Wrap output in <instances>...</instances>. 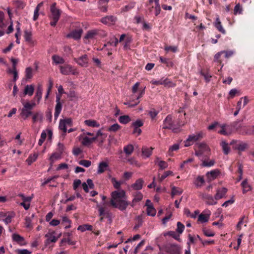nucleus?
Listing matches in <instances>:
<instances>
[{
    "label": "nucleus",
    "instance_id": "obj_2",
    "mask_svg": "<svg viewBox=\"0 0 254 254\" xmlns=\"http://www.w3.org/2000/svg\"><path fill=\"white\" fill-rule=\"evenodd\" d=\"M56 2H54L52 4L50 7L51 14L49 16V17L52 20L50 22V25L53 27H55L57 23L60 19L61 13L60 9L56 8Z\"/></svg>",
    "mask_w": 254,
    "mask_h": 254
},
{
    "label": "nucleus",
    "instance_id": "obj_1",
    "mask_svg": "<svg viewBox=\"0 0 254 254\" xmlns=\"http://www.w3.org/2000/svg\"><path fill=\"white\" fill-rule=\"evenodd\" d=\"M159 248L162 254H181V248L177 244L166 243Z\"/></svg>",
    "mask_w": 254,
    "mask_h": 254
},
{
    "label": "nucleus",
    "instance_id": "obj_28",
    "mask_svg": "<svg viewBox=\"0 0 254 254\" xmlns=\"http://www.w3.org/2000/svg\"><path fill=\"white\" fill-rule=\"evenodd\" d=\"M34 90V87L32 85H26L25 87L24 94V95H28L29 96H32L33 94Z\"/></svg>",
    "mask_w": 254,
    "mask_h": 254
},
{
    "label": "nucleus",
    "instance_id": "obj_13",
    "mask_svg": "<svg viewBox=\"0 0 254 254\" xmlns=\"http://www.w3.org/2000/svg\"><path fill=\"white\" fill-rule=\"evenodd\" d=\"M24 37L25 41L31 46H34L36 44V41L32 38V32L31 31L25 30L24 32Z\"/></svg>",
    "mask_w": 254,
    "mask_h": 254
},
{
    "label": "nucleus",
    "instance_id": "obj_64",
    "mask_svg": "<svg viewBox=\"0 0 254 254\" xmlns=\"http://www.w3.org/2000/svg\"><path fill=\"white\" fill-rule=\"evenodd\" d=\"M203 232L205 236L207 237H213L215 235V233L211 232L210 230L206 229L204 228L203 229Z\"/></svg>",
    "mask_w": 254,
    "mask_h": 254
},
{
    "label": "nucleus",
    "instance_id": "obj_44",
    "mask_svg": "<svg viewBox=\"0 0 254 254\" xmlns=\"http://www.w3.org/2000/svg\"><path fill=\"white\" fill-rule=\"evenodd\" d=\"M34 217V214H32L31 216H26L25 217V225L26 228H31L32 226L31 225V222L32 221V219Z\"/></svg>",
    "mask_w": 254,
    "mask_h": 254
},
{
    "label": "nucleus",
    "instance_id": "obj_43",
    "mask_svg": "<svg viewBox=\"0 0 254 254\" xmlns=\"http://www.w3.org/2000/svg\"><path fill=\"white\" fill-rule=\"evenodd\" d=\"M204 182L205 181L203 177L202 176H199L196 179L194 184L197 187H201L204 184Z\"/></svg>",
    "mask_w": 254,
    "mask_h": 254
},
{
    "label": "nucleus",
    "instance_id": "obj_53",
    "mask_svg": "<svg viewBox=\"0 0 254 254\" xmlns=\"http://www.w3.org/2000/svg\"><path fill=\"white\" fill-rule=\"evenodd\" d=\"M111 182L113 185L114 187L116 189H119L120 188L122 183L121 182L118 181L115 178H111Z\"/></svg>",
    "mask_w": 254,
    "mask_h": 254
},
{
    "label": "nucleus",
    "instance_id": "obj_58",
    "mask_svg": "<svg viewBox=\"0 0 254 254\" xmlns=\"http://www.w3.org/2000/svg\"><path fill=\"white\" fill-rule=\"evenodd\" d=\"M79 164L85 167H89L91 165V162L87 160H81L79 161Z\"/></svg>",
    "mask_w": 254,
    "mask_h": 254
},
{
    "label": "nucleus",
    "instance_id": "obj_22",
    "mask_svg": "<svg viewBox=\"0 0 254 254\" xmlns=\"http://www.w3.org/2000/svg\"><path fill=\"white\" fill-rule=\"evenodd\" d=\"M226 124L221 126V129L218 131V133L223 135H227L231 133L230 128Z\"/></svg>",
    "mask_w": 254,
    "mask_h": 254
},
{
    "label": "nucleus",
    "instance_id": "obj_49",
    "mask_svg": "<svg viewBox=\"0 0 254 254\" xmlns=\"http://www.w3.org/2000/svg\"><path fill=\"white\" fill-rule=\"evenodd\" d=\"M146 211L147 215L151 216H154L156 212V209L153 206L147 207Z\"/></svg>",
    "mask_w": 254,
    "mask_h": 254
},
{
    "label": "nucleus",
    "instance_id": "obj_57",
    "mask_svg": "<svg viewBox=\"0 0 254 254\" xmlns=\"http://www.w3.org/2000/svg\"><path fill=\"white\" fill-rule=\"evenodd\" d=\"M200 74L204 77L206 82H208L210 81V79L212 77V76L210 75L208 72H204L201 70L200 71Z\"/></svg>",
    "mask_w": 254,
    "mask_h": 254
},
{
    "label": "nucleus",
    "instance_id": "obj_32",
    "mask_svg": "<svg viewBox=\"0 0 254 254\" xmlns=\"http://www.w3.org/2000/svg\"><path fill=\"white\" fill-rule=\"evenodd\" d=\"M203 137V133L199 132L197 134L190 135L189 136V140H191L192 141H196L200 140Z\"/></svg>",
    "mask_w": 254,
    "mask_h": 254
},
{
    "label": "nucleus",
    "instance_id": "obj_38",
    "mask_svg": "<svg viewBox=\"0 0 254 254\" xmlns=\"http://www.w3.org/2000/svg\"><path fill=\"white\" fill-rule=\"evenodd\" d=\"M42 88L40 85L38 86L36 94L35 95V98L37 99L38 102H39L42 98Z\"/></svg>",
    "mask_w": 254,
    "mask_h": 254
},
{
    "label": "nucleus",
    "instance_id": "obj_24",
    "mask_svg": "<svg viewBox=\"0 0 254 254\" xmlns=\"http://www.w3.org/2000/svg\"><path fill=\"white\" fill-rule=\"evenodd\" d=\"M227 191V189L226 188H223L222 190H218L217 193L215 195L214 198L216 200L220 199L224 197Z\"/></svg>",
    "mask_w": 254,
    "mask_h": 254
},
{
    "label": "nucleus",
    "instance_id": "obj_27",
    "mask_svg": "<svg viewBox=\"0 0 254 254\" xmlns=\"http://www.w3.org/2000/svg\"><path fill=\"white\" fill-rule=\"evenodd\" d=\"M214 25L220 32L223 34L225 33V30L223 29L219 17L216 18Z\"/></svg>",
    "mask_w": 254,
    "mask_h": 254
},
{
    "label": "nucleus",
    "instance_id": "obj_12",
    "mask_svg": "<svg viewBox=\"0 0 254 254\" xmlns=\"http://www.w3.org/2000/svg\"><path fill=\"white\" fill-rule=\"evenodd\" d=\"M200 195L208 205H215L217 203V201L215 200V198H214L211 195L202 193Z\"/></svg>",
    "mask_w": 254,
    "mask_h": 254
},
{
    "label": "nucleus",
    "instance_id": "obj_21",
    "mask_svg": "<svg viewBox=\"0 0 254 254\" xmlns=\"http://www.w3.org/2000/svg\"><path fill=\"white\" fill-rule=\"evenodd\" d=\"M109 167V164L106 162H101L98 165L97 173L99 174L104 173Z\"/></svg>",
    "mask_w": 254,
    "mask_h": 254
},
{
    "label": "nucleus",
    "instance_id": "obj_55",
    "mask_svg": "<svg viewBox=\"0 0 254 254\" xmlns=\"http://www.w3.org/2000/svg\"><path fill=\"white\" fill-rule=\"evenodd\" d=\"M136 218L138 222L134 226V230H137L139 227H140L142 225L143 222L142 216L141 215H138Z\"/></svg>",
    "mask_w": 254,
    "mask_h": 254
},
{
    "label": "nucleus",
    "instance_id": "obj_61",
    "mask_svg": "<svg viewBox=\"0 0 254 254\" xmlns=\"http://www.w3.org/2000/svg\"><path fill=\"white\" fill-rule=\"evenodd\" d=\"M119 41L118 39L116 37H114L113 40L112 41L111 40L107 42L106 44L104 46H107L108 45H114V46L116 47L117 44H118Z\"/></svg>",
    "mask_w": 254,
    "mask_h": 254
},
{
    "label": "nucleus",
    "instance_id": "obj_29",
    "mask_svg": "<svg viewBox=\"0 0 254 254\" xmlns=\"http://www.w3.org/2000/svg\"><path fill=\"white\" fill-rule=\"evenodd\" d=\"M98 33V30H92L90 31H88L87 34L84 37V39H93L96 35H97Z\"/></svg>",
    "mask_w": 254,
    "mask_h": 254
},
{
    "label": "nucleus",
    "instance_id": "obj_34",
    "mask_svg": "<svg viewBox=\"0 0 254 254\" xmlns=\"http://www.w3.org/2000/svg\"><path fill=\"white\" fill-rule=\"evenodd\" d=\"M221 146L224 153L225 155L228 154L230 151V148L228 145V143H227L225 141H222L221 142Z\"/></svg>",
    "mask_w": 254,
    "mask_h": 254
},
{
    "label": "nucleus",
    "instance_id": "obj_45",
    "mask_svg": "<svg viewBox=\"0 0 254 254\" xmlns=\"http://www.w3.org/2000/svg\"><path fill=\"white\" fill-rule=\"evenodd\" d=\"M223 52H220L217 53L215 55L214 58V62L219 63L220 65H222V67L223 66L224 64H222V62L220 59L221 55L223 54Z\"/></svg>",
    "mask_w": 254,
    "mask_h": 254
},
{
    "label": "nucleus",
    "instance_id": "obj_35",
    "mask_svg": "<svg viewBox=\"0 0 254 254\" xmlns=\"http://www.w3.org/2000/svg\"><path fill=\"white\" fill-rule=\"evenodd\" d=\"M119 121L120 123L123 124H127L130 121L131 119L129 116L128 115H124L121 116L119 118Z\"/></svg>",
    "mask_w": 254,
    "mask_h": 254
},
{
    "label": "nucleus",
    "instance_id": "obj_51",
    "mask_svg": "<svg viewBox=\"0 0 254 254\" xmlns=\"http://www.w3.org/2000/svg\"><path fill=\"white\" fill-rule=\"evenodd\" d=\"M185 229V226L181 222H177V228L176 231L179 234H181Z\"/></svg>",
    "mask_w": 254,
    "mask_h": 254
},
{
    "label": "nucleus",
    "instance_id": "obj_41",
    "mask_svg": "<svg viewBox=\"0 0 254 254\" xmlns=\"http://www.w3.org/2000/svg\"><path fill=\"white\" fill-rule=\"evenodd\" d=\"M183 190L178 189V188L176 187H172V191H171V196L172 197H174V195L176 194H181L183 193Z\"/></svg>",
    "mask_w": 254,
    "mask_h": 254
},
{
    "label": "nucleus",
    "instance_id": "obj_46",
    "mask_svg": "<svg viewBox=\"0 0 254 254\" xmlns=\"http://www.w3.org/2000/svg\"><path fill=\"white\" fill-rule=\"evenodd\" d=\"M167 235L170 236L172 237L173 238H174L175 240H176L179 242H181V239L180 238V234H179L178 235H176L175 232L170 231L168 232L167 233L164 234V236H166Z\"/></svg>",
    "mask_w": 254,
    "mask_h": 254
},
{
    "label": "nucleus",
    "instance_id": "obj_14",
    "mask_svg": "<svg viewBox=\"0 0 254 254\" xmlns=\"http://www.w3.org/2000/svg\"><path fill=\"white\" fill-rule=\"evenodd\" d=\"M74 61L81 66H87L88 58L87 55H84L78 59L74 58Z\"/></svg>",
    "mask_w": 254,
    "mask_h": 254
},
{
    "label": "nucleus",
    "instance_id": "obj_40",
    "mask_svg": "<svg viewBox=\"0 0 254 254\" xmlns=\"http://www.w3.org/2000/svg\"><path fill=\"white\" fill-rule=\"evenodd\" d=\"M210 215H205L202 213L200 214L198 217V221L201 223H205L208 222Z\"/></svg>",
    "mask_w": 254,
    "mask_h": 254
},
{
    "label": "nucleus",
    "instance_id": "obj_16",
    "mask_svg": "<svg viewBox=\"0 0 254 254\" xmlns=\"http://www.w3.org/2000/svg\"><path fill=\"white\" fill-rule=\"evenodd\" d=\"M23 107L21 110L20 116L24 120H26L30 115H32V113L31 109H29L28 108H26V106L24 104H23Z\"/></svg>",
    "mask_w": 254,
    "mask_h": 254
},
{
    "label": "nucleus",
    "instance_id": "obj_47",
    "mask_svg": "<svg viewBox=\"0 0 254 254\" xmlns=\"http://www.w3.org/2000/svg\"><path fill=\"white\" fill-rule=\"evenodd\" d=\"M215 163V161L214 159L211 160L208 162L206 160V159L202 160V163L201 164L202 167H211L213 166Z\"/></svg>",
    "mask_w": 254,
    "mask_h": 254
},
{
    "label": "nucleus",
    "instance_id": "obj_8",
    "mask_svg": "<svg viewBox=\"0 0 254 254\" xmlns=\"http://www.w3.org/2000/svg\"><path fill=\"white\" fill-rule=\"evenodd\" d=\"M112 199L115 201H117V200L119 199L127 198L126 194V191L124 190H121L119 191L118 190H115L111 193Z\"/></svg>",
    "mask_w": 254,
    "mask_h": 254
},
{
    "label": "nucleus",
    "instance_id": "obj_11",
    "mask_svg": "<svg viewBox=\"0 0 254 254\" xmlns=\"http://www.w3.org/2000/svg\"><path fill=\"white\" fill-rule=\"evenodd\" d=\"M61 100V96L57 95L56 96V105L55 107V118L56 119L58 116H59L62 109V104L60 102Z\"/></svg>",
    "mask_w": 254,
    "mask_h": 254
},
{
    "label": "nucleus",
    "instance_id": "obj_3",
    "mask_svg": "<svg viewBox=\"0 0 254 254\" xmlns=\"http://www.w3.org/2000/svg\"><path fill=\"white\" fill-rule=\"evenodd\" d=\"M111 205L114 208H117L121 211L125 210L128 205H130L131 203L128 202L127 200V198L119 199L117 201L114 200H111Z\"/></svg>",
    "mask_w": 254,
    "mask_h": 254
},
{
    "label": "nucleus",
    "instance_id": "obj_37",
    "mask_svg": "<svg viewBox=\"0 0 254 254\" xmlns=\"http://www.w3.org/2000/svg\"><path fill=\"white\" fill-rule=\"evenodd\" d=\"M92 226L89 224H84L80 225L78 227L77 230L81 232H84L86 230L91 231L92 230Z\"/></svg>",
    "mask_w": 254,
    "mask_h": 254
},
{
    "label": "nucleus",
    "instance_id": "obj_31",
    "mask_svg": "<svg viewBox=\"0 0 254 254\" xmlns=\"http://www.w3.org/2000/svg\"><path fill=\"white\" fill-rule=\"evenodd\" d=\"M33 77V69L31 67H26L25 69V79L29 80Z\"/></svg>",
    "mask_w": 254,
    "mask_h": 254
},
{
    "label": "nucleus",
    "instance_id": "obj_15",
    "mask_svg": "<svg viewBox=\"0 0 254 254\" xmlns=\"http://www.w3.org/2000/svg\"><path fill=\"white\" fill-rule=\"evenodd\" d=\"M117 20V18L112 15L106 16L101 19V22L105 24H114Z\"/></svg>",
    "mask_w": 254,
    "mask_h": 254
},
{
    "label": "nucleus",
    "instance_id": "obj_26",
    "mask_svg": "<svg viewBox=\"0 0 254 254\" xmlns=\"http://www.w3.org/2000/svg\"><path fill=\"white\" fill-rule=\"evenodd\" d=\"M241 186L243 187V193H246L248 191H250L252 190L251 186L248 184V179H245L242 183H241Z\"/></svg>",
    "mask_w": 254,
    "mask_h": 254
},
{
    "label": "nucleus",
    "instance_id": "obj_48",
    "mask_svg": "<svg viewBox=\"0 0 254 254\" xmlns=\"http://www.w3.org/2000/svg\"><path fill=\"white\" fill-rule=\"evenodd\" d=\"M173 174V172L171 171H167L164 173V174L161 176L159 177V175H158V181L161 183L163 181V180H164L166 178H167L168 176H169L170 175Z\"/></svg>",
    "mask_w": 254,
    "mask_h": 254
},
{
    "label": "nucleus",
    "instance_id": "obj_30",
    "mask_svg": "<svg viewBox=\"0 0 254 254\" xmlns=\"http://www.w3.org/2000/svg\"><path fill=\"white\" fill-rule=\"evenodd\" d=\"M52 60L56 64H63L65 62L63 58L57 55H54L52 56Z\"/></svg>",
    "mask_w": 254,
    "mask_h": 254
},
{
    "label": "nucleus",
    "instance_id": "obj_39",
    "mask_svg": "<svg viewBox=\"0 0 254 254\" xmlns=\"http://www.w3.org/2000/svg\"><path fill=\"white\" fill-rule=\"evenodd\" d=\"M134 149V147L132 144H128L124 148V151L127 155H130Z\"/></svg>",
    "mask_w": 254,
    "mask_h": 254
},
{
    "label": "nucleus",
    "instance_id": "obj_19",
    "mask_svg": "<svg viewBox=\"0 0 254 254\" xmlns=\"http://www.w3.org/2000/svg\"><path fill=\"white\" fill-rule=\"evenodd\" d=\"M143 183L144 181L142 180V179H138L135 181V182L134 184L131 185V188L134 190H140L142 188Z\"/></svg>",
    "mask_w": 254,
    "mask_h": 254
},
{
    "label": "nucleus",
    "instance_id": "obj_5",
    "mask_svg": "<svg viewBox=\"0 0 254 254\" xmlns=\"http://www.w3.org/2000/svg\"><path fill=\"white\" fill-rule=\"evenodd\" d=\"M196 145L198 148L197 150L195 149V155L196 156L199 157L205 153L209 154L210 148L205 142L197 143Z\"/></svg>",
    "mask_w": 254,
    "mask_h": 254
},
{
    "label": "nucleus",
    "instance_id": "obj_9",
    "mask_svg": "<svg viewBox=\"0 0 254 254\" xmlns=\"http://www.w3.org/2000/svg\"><path fill=\"white\" fill-rule=\"evenodd\" d=\"M221 174V172L219 169H215L206 173V177L208 182H211L216 179Z\"/></svg>",
    "mask_w": 254,
    "mask_h": 254
},
{
    "label": "nucleus",
    "instance_id": "obj_63",
    "mask_svg": "<svg viewBox=\"0 0 254 254\" xmlns=\"http://www.w3.org/2000/svg\"><path fill=\"white\" fill-rule=\"evenodd\" d=\"M82 143L84 146H88L92 143L90 138L85 136L83 138Z\"/></svg>",
    "mask_w": 254,
    "mask_h": 254
},
{
    "label": "nucleus",
    "instance_id": "obj_54",
    "mask_svg": "<svg viewBox=\"0 0 254 254\" xmlns=\"http://www.w3.org/2000/svg\"><path fill=\"white\" fill-rule=\"evenodd\" d=\"M143 125V122L140 119L137 120L131 124V127H135L136 128L140 127Z\"/></svg>",
    "mask_w": 254,
    "mask_h": 254
},
{
    "label": "nucleus",
    "instance_id": "obj_23",
    "mask_svg": "<svg viewBox=\"0 0 254 254\" xmlns=\"http://www.w3.org/2000/svg\"><path fill=\"white\" fill-rule=\"evenodd\" d=\"M154 148L152 147H150L149 148L143 147L141 149L142 155L146 158L149 157L152 154V150Z\"/></svg>",
    "mask_w": 254,
    "mask_h": 254
},
{
    "label": "nucleus",
    "instance_id": "obj_42",
    "mask_svg": "<svg viewBox=\"0 0 254 254\" xmlns=\"http://www.w3.org/2000/svg\"><path fill=\"white\" fill-rule=\"evenodd\" d=\"M43 118V114L40 112H36L32 117L33 123H35L37 119H39L40 121H42Z\"/></svg>",
    "mask_w": 254,
    "mask_h": 254
},
{
    "label": "nucleus",
    "instance_id": "obj_36",
    "mask_svg": "<svg viewBox=\"0 0 254 254\" xmlns=\"http://www.w3.org/2000/svg\"><path fill=\"white\" fill-rule=\"evenodd\" d=\"M85 124L89 127H99L100 125L95 120H87L84 121Z\"/></svg>",
    "mask_w": 254,
    "mask_h": 254
},
{
    "label": "nucleus",
    "instance_id": "obj_52",
    "mask_svg": "<svg viewBox=\"0 0 254 254\" xmlns=\"http://www.w3.org/2000/svg\"><path fill=\"white\" fill-rule=\"evenodd\" d=\"M12 239L14 241L20 243L24 241V238L20 236L19 234L14 233L12 235Z\"/></svg>",
    "mask_w": 254,
    "mask_h": 254
},
{
    "label": "nucleus",
    "instance_id": "obj_25",
    "mask_svg": "<svg viewBox=\"0 0 254 254\" xmlns=\"http://www.w3.org/2000/svg\"><path fill=\"white\" fill-rule=\"evenodd\" d=\"M243 135H253L254 130H253L252 126H245L243 132H241Z\"/></svg>",
    "mask_w": 254,
    "mask_h": 254
},
{
    "label": "nucleus",
    "instance_id": "obj_20",
    "mask_svg": "<svg viewBox=\"0 0 254 254\" xmlns=\"http://www.w3.org/2000/svg\"><path fill=\"white\" fill-rule=\"evenodd\" d=\"M134 198L133 199L130 205L133 207L136 202L140 201L143 198V195L140 192H136L133 194Z\"/></svg>",
    "mask_w": 254,
    "mask_h": 254
},
{
    "label": "nucleus",
    "instance_id": "obj_60",
    "mask_svg": "<svg viewBox=\"0 0 254 254\" xmlns=\"http://www.w3.org/2000/svg\"><path fill=\"white\" fill-rule=\"evenodd\" d=\"M59 128H60V129L62 130L64 133H65L67 131L66 124L62 119H61L60 121Z\"/></svg>",
    "mask_w": 254,
    "mask_h": 254
},
{
    "label": "nucleus",
    "instance_id": "obj_6",
    "mask_svg": "<svg viewBox=\"0 0 254 254\" xmlns=\"http://www.w3.org/2000/svg\"><path fill=\"white\" fill-rule=\"evenodd\" d=\"M60 69L61 73L64 75H69L70 73L73 75H77L79 73L76 68H74L69 64L61 65Z\"/></svg>",
    "mask_w": 254,
    "mask_h": 254
},
{
    "label": "nucleus",
    "instance_id": "obj_4",
    "mask_svg": "<svg viewBox=\"0 0 254 254\" xmlns=\"http://www.w3.org/2000/svg\"><path fill=\"white\" fill-rule=\"evenodd\" d=\"M243 120H237L233 122L228 126L230 128L231 133L233 131L237 132L239 134H241V132H243L245 126L243 123Z\"/></svg>",
    "mask_w": 254,
    "mask_h": 254
},
{
    "label": "nucleus",
    "instance_id": "obj_59",
    "mask_svg": "<svg viewBox=\"0 0 254 254\" xmlns=\"http://www.w3.org/2000/svg\"><path fill=\"white\" fill-rule=\"evenodd\" d=\"M158 165L160 169L164 170L168 167V163L164 161H159L158 162Z\"/></svg>",
    "mask_w": 254,
    "mask_h": 254
},
{
    "label": "nucleus",
    "instance_id": "obj_33",
    "mask_svg": "<svg viewBox=\"0 0 254 254\" xmlns=\"http://www.w3.org/2000/svg\"><path fill=\"white\" fill-rule=\"evenodd\" d=\"M38 156V153H34L33 155H30L26 159V162L28 165H30L34 162Z\"/></svg>",
    "mask_w": 254,
    "mask_h": 254
},
{
    "label": "nucleus",
    "instance_id": "obj_17",
    "mask_svg": "<svg viewBox=\"0 0 254 254\" xmlns=\"http://www.w3.org/2000/svg\"><path fill=\"white\" fill-rule=\"evenodd\" d=\"M165 126L163 127L164 129H172L174 126L172 117L170 115H168L164 120Z\"/></svg>",
    "mask_w": 254,
    "mask_h": 254
},
{
    "label": "nucleus",
    "instance_id": "obj_18",
    "mask_svg": "<svg viewBox=\"0 0 254 254\" xmlns=\"http://www.w3.org/2000/svg\"><path fill=\"white\" fill-rule=\"evenodd\" d=\"M234 149L235 150H238L239 151V154L241 155V151H244L246 149L249 148V145L247 143L242 142L239 144H236L235 146L233 147Z\"/></svg>",
    "mask_w": 254,
    "mask_h": 254
},
{
    "label": "nucleus",
    "instance_id": "obj_10",
    "mask_svg": "<svg viewBox=\"0 0 254 254\" xmlns=\"http://www.w3.org/2000/svg\"><path fill=\"white\" fill-rule=\"evenodd\" d=\"M83 30L81 28L75 29L68 33L66 37L67 38H72L74 40H78L80 39Z\"/></svg>",
    "mask_w": 254,
    "mask_h": 254
},
{
    "label": "nucleus",
    "instance_id": "obj_50",
    "mask_svg": "<svg viewBox=\"0 0 254 254\" xmlns=\"http://www.w3.org/2000/svg\"><path fill=\"white\" fill-rule=\"evenodd\" d=\"M121 127L117 123L115 124L112 125L108 129V131L111 132H116L118 130L120 129Z\"/></svg>",
    "mask_w": 254,
    "mask_h": 254
},
{
    "label": "nucleus",
    "instance_id": "obj_56",
    "mask_svg": "<svg viewBox=\"0 0 254 254\" xmlns=\"http://www.w3.org/2000/svg\"><path fill=\"white\" fill-rule=\"evenodd\" d=\"M240 91H239L235 88L231 89L229 93L230 98H234L236 95H240Z\"/></svg>",
    "mask_w": 254,
    "mask_h": 254
},
{
    "label": "nucleus",
    "instance_id": "obj_62",
    "mask_svg": "<svg viewBox=\"0 0 254 254\" xmlns=\"http://www.w3.org/2000/svg\"><path fill=\"white\" fill-rule=\"evenodd\" d=\"M46 136H47V134H46V132L45 131H43L41 134V138L39 140V141H38L39 145H40V146L42 145L43 142L44 141V140L46 139Z\"/></svg>",
    "mask_w": 254,
    "mask_h": 254
},
{
    "label": "nucleus",
    "instance_id": "obj_7",
    "mask_svg": "<svg viewBox=\"0 0 254 254\" xmlns=\"http://www.w3.org/2000/svg\"><path fill=\"white\" fill-rule=\"evenodd\" d=\"M10 61L12 64V68H8L6 72L8 74H12L13 75V81L15 82L18 78V72L16 69L18 60L12 57L10 59Z\"/></svg>",
    "mask_w": 254,
    "mask_h": 254
}]
</instances>
